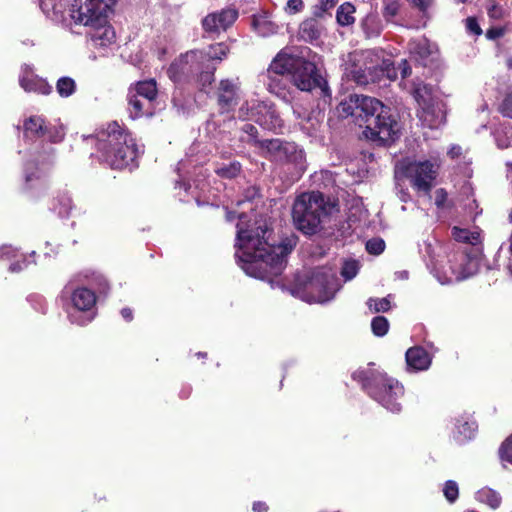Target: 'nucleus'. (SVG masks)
Instances as JSON below:
<instances>
[{"label": "nucleus", "instance_id": "obj_1", "mask_svg": "<svg viewBox=\"0 0 512 512\" xmlns=\"http://www.w3.org/2000/svg\"><path fill=\"white\" fill-rule=\"evenodd\" d=\"M236 234V257L246 274L267 279L278 276L286 267L287 256L296 246L294 235L284 238L278 245L271 242V230L267 219L255 217L253 222L246 213L238 216Z\"/></svg>", "mask_w": 512, "mask_h": 512}, {"label": "nucleus", "instance_id": "obj_2", "mask_svg": "<svg viewBox=\"0 0 512 512\" xmlns=\"http://www.w3.org/2000/svg\"><path fill=\"white\" fill-rule=\"evenodd\" d=\"M339 111L345 116L355 117L359 126L365 127L366 138L387 144L398 137L399 127L392 117L390 109L379 100L353 94L339 105Z\"/></svg>", "mask_w": 512, "mask_h": 512}, {"label": "nucleus", "instance_id": "obj_3", "mask_svg": "<svg viewBox=\"0 0 512 512\" xmlns=\"http://www.w3.org/2000/svg\"><path fill=\"white\" fill-rule=\"evenodd\" d=\"M96 147L100 159L113 169L130 166L141 153L131 135L116 122L99 133Z\"/></svg>", "mask_w": 512, "mask_h": 512}, {"label": "nucleus", "instance_id": "obj_4", "mask_svg": "<svg viewBox=\"0 0 512 512\" xmlns=\"http://www.w3.org/2000/svg\"><path fill=\"white\" fill-rule=\"evenodd\" d=\"M352 377L386 410L392 413H399L402 410L404 387L396 379L372 368L357 370Z\"/></svg>", "mask_w": 512, "mask_h": 512}, {"label": "nucleus", "instance_id": "obj_5", "mask_svg": "<svg viewBox=\"0 0 512 512\" xmlns=\"http://www.w3.org/2000/svg\"><path fill=\"white\" fill-rule=\"evenodd\" d=\"M345 75L358 85H366L369 81H375L380 75H386L389 79L396 78L391 59L384 58V51L376 49L350 54L349 62L345 67Z\"/></svg>", "mask_w": 512, "mask_h": 512}, {"label": "nucleus", "instance_id": "obj_6", "mask_svg": "<svg viewBox=\"0 0 512 512\" xmlns=\"http://www.w3.org/2000/svg\"><path fill=\"white\" fill-rule=\"evenodd\" d=\"M329 207L319 192L303 193L293 204L292 218L295 227L307 235L315 234L328 215Z\"/></svg>", "mask_w": 512, "mask_h": 512}, {"label": "nucleus", "instance_id": "obj_7", "mask_svg": "<svg viewBox=\"0 0 512 512\" xmlns=\"http://www.w3.org/2000/svg\"><path fill=\"white\" fill-rule=\"evenodd\" d=\"M62 298L69 301L67 313L71 323L83 326L92 321L97 300L93 290L84 286H75L70 281L62 290Z\"/></svg>", "mask_w": 512, "mask_h": 512}, {"label": "nucleus", "instance_id": "obj_8", "mask_svg": "<svg viewBox=\"0 0 512 512\" xmlns=\"http://www.w3.org/2000/svg\"><path fill=\"white\" fill-rule=\"evenodd\" d=\"M339 288L336 272L331 268L318 267L311 272L300 297L307 302L324 303L331 300Z\"/></svg>", "mask_w": 512, "mask_h": 512}, {"label": "nucleus", "instance_id": "obj_9", "mask_svg": "<svg viewBox=\"0 0 512 512\" xmlns=\"http://www.w3.org/2000/svg\"><path fill=\"white\" fill-rule=\"evenodd\" d=\"M440 163L437 159L423 161H402L396 165V175L410 180L418 192L429 194L437 178Z\"/></svg>", "mask_w": 512, "mask_h": 512}, {"label": "nucleus", "instance_id": "obj_10", "mask_svg": "<svg viewBox=\"0 0 512 512\" xmlns=\"http://www.w3.org/2000/svg\"><path fill=\"white\" fill-rule=\"evenodd\" d=\"M267 157L271 160L293 166L298 175L306 169L305 153L293 142H283L280 139L262 141Z\"/></svg>", "mask_w": 512, "mask_h": 512}, {"label": "nucleus", "instance_id": "obj_11", "mask_svg": "<svg viewBox=\"0 0 512 512\" xmlns=\"http://www.w3.org/2000/svg\"><path fill=\"white\" fill-rule=\"evenodd\" d=\"M108 9L104 0H73L69 8V24L99 25L105 22Z\"/></svg>", "mask_w": 512, "mask_h": 512}, {"label": "nucleus", "instance_id": "obj_12", "mask_svg": "<svg viewBox=\"0 0 512 512\" xmlns=\"http://www.w3.org/2000/svg\"><path fill=\"white\" fill-rule=\"evenodd\" d=\"M449 267V273L446 271V266L435 268V277L442 285L458 282L474 275L478 270V261L467 253L459 251L450 256Z\"/></svg>", "mask_w": 512, "mask_h": 512}, {"label": "nucleus", "instance_id": "obj_13", "mask_svg": "<svg viewBox=\"0 0 512 512\" xmlns=\"http://www.w3.org/2000/svg\"><path fill=\"white\" fill-rule=\"evenodd\" d=\"M239 117L254 120L267 130L276 131L283 126L274 106L266 101H246L239 109Z\"/></svg>", "mask_w": 512, "mask_h": 512}, {"label": "nucleus", "instance_id": "obj_14", "mask_svg": "<svg viewBox=\"0 0 512 512\" xmlns=\"http://www.w3.org/2000/svg\"><path fill=\"white\" fill-rule=\"evenodd\" d=\"M413 96L421 108L419 118L424 125L430 128H438L445 123L444 105L441 102L433 101L430 88L420 84L414 89Z\"/></svg>", "mask_w": 512, "mask_h": 512}, {"label": "nucleus", "instance_id": "obj_15", "mask_svg": "<svg viewBox=\"0 0 512 512\" xmlns=\"http://www.w3.org/2000/svg\"><path fill=\"white\" fill-rule=\"evenodd\" d=\"M198 50L188 51L176 58L167 70L168 77L174 83H184L194 80L203 64Z\"/></svg>", "mask_w": 512, "mask_h": 512}, {"label": "nucleus", "instance_id": "obj_16", "mask_svg": "<svg viewBox=\"0 0 512 512\" xmlns=\"http://www.w3.org/2000/svg\"><path fill=\"white\" fill-rule=\"evenodd\" d=\"M291 77L295 86L302 91L318 89L322 95H329L327 81L318 73L315 64L304 58L303 63L298 65Z\"/></svg>", "mask_w": 512, "mask_h": 512}, {"label": "nucleus", "instance_id": "obj_17", "mask_svg": "<svg viewBox=\"0 0 512 512\" xmlns=\"http://www.w3.org/2000/svg\"><path fill=\"white\" fill-rule=\"evenodd\" d=\"M216 98L223 112L232 110L240 99L239 79H222L216 90Z\"/></svg>", "mask_w": 512, "mask_h": 512}, {"label": "nucleus", "instance_id": "obj_18", "mask_svg": "<svg viewBox=\"0 0 512 512\" xmlns=\"http://www.w3.org/2000/svg\"><path fill=\"white\" fill-rule=\"evenodd\" d=\"M24 190L31 197L37 198L47 188L46 173L34 163H28L24 169Z\"/></svg>", "mask_w": 512, "mask_h": 512}, {"label": "nucleus", "instance_id": "obj_19", "mask_svg": "<svg viewBox=\"0 0 512 512\" xmlns=\"http://www.w3.org/2000/svg\"><path fill=\"white\" fill-rule=\"evenodd\" d=\"M303 63V57H299L282 50L273 59L268 69V76L273 81V75L284 76L292 75L299 64Z\"/></svg>", "mask_w": 512, "mask_h": 512}, {"label": "nucleus", "instance_id": "obj_20", "mask_svg": "<svg viewBox=\"0 0 512 512\" xmlns=\"http://www.w3.org/2000/svg\"><path fill=\"white\" fill-rule=\"evenodd\" d=\"M238 17V12L234 9H224L220 12L208 14L202 21L205 31L216 33L226 30Z\"/></svg>", "mask_w": 512, "mask_h": 512}, {"label": "nucleus", "instance_id": "obj_21", "mask_svg": "<svg viewBox=\"0 0 512 512\" xmlns=\"http://www.w3.org/2000/svg\"><path fill=\"white\" fill-rule=\"evenodd\" d=\"M46 122L42 116L33 115L23 121V134L27 140L43 139L45 137Z\"/></svg>", "mask_w": 512, "mask_h": 512}, {"label": "nucleus", "instance_id": "obj_22", "mask_svg": "<svg viewBox=\"0 0 512 512\" xmlns=\"http://www.w3.org/2000/svg\"><path fill=\"white\" fill-rule=\"evenodd\" d=\"M406 362L414 370H426L431 364V357L424 348L415 346L407 350Z\"/></svg>", "mask_w": 512, "mask_h": 512}, {"label": "nucleus", "instance_id": "obj_23", "mask_svg": "<svg viewBox=\"0 0 512 512\" xmlns=\"http://www.w3.org/2000/svg\"><path fill=\"white\" fill-rule=\"evenodd\" d=\"M93 29L91 33V40L95 46L105 47L113 43L115 40L114 29L107 25V15L105 16V22L99 25H90Z\"/></svg>", "mask_w": 512, "mask_h": 512}, {"label": "nucleus", "instance_id": "obj_24", "mask_svg": "<svg viewBox=\"0 0 512 512\" xmlns=\"http://www.w3.org/2000/svg\"><path fill=\"white\" fill-rule=\"evenodd\" d=\"M360 26L367 38L378 37L382 30V21L375 9H371L366 16L361 20Z\"/></svg>", "mask_w": 512, "mask_h": 512}, {"label": "nucleus", "instance_id": "obj_25", "mask_svg": "<svg viewBox=\"0 0 512 512\" xmlns=\"http://www.w3.org/2000/svg\"><path fill=\"white\" fill-rule=\"evenodd\" d=\"M128 103L130 106L129 110L132 118L135 119L144 115H152V102L134 94L133 90L129 91Z\"/></svg>", "mask_w": 512, "mask_h": 512}, {"label": "nucleus", "instance_id": "obj_26", "mask_svg": "<svg viewBox=\"0 0 512 512\" xmlns=\"http://www.w3.org/2000/svg\"><path fill=\"white\" fill-rule=\"evenodd\" d=\"M20 85L27 92H36L44 95L49 94L52 90V87L45 80L34 75L22 77Z\"/></svg>", "mask_w": 512, "mask_h": 512}, {"label": "nucleus", "instance_id": "obj_27", "mask_svg": "<svg viewBox=\"0 0 512 512\" xmlns=\"http://www.w3.org/2000/svg\"><path fill=\"white\" fill-rule=\"evenodd\" d=\"M475 499L494 510L499 508L502 502L501 495L489 487H483L478 490L475 494Z\"/></svg>", "mask_w": 512, "mask_h": 512}, {"label": "nucleus", "instance_id": "obj_28", "mask_svg": "<svg viewBox=\"0 0 512 512\" xmlns=\"http://www.w3.org/2000/svg\"><path fill=\"white\" fill-rule=\"evenodd\" d=\"M73 201L67 192H60L54 198L52 210L55 211L60 217H68L73 209Z\"/></svg>", "mask_w": 512, "mask_h": 512}, {"label": "nucleus", "instance_id": "obj_29", "mask_svg": "<svg viewBox=\"0 0 512 512\" xmlns=\"http://www.w3.org/2000/svg\"><path fill=\"white\" fill-rule=\"evenodd\" d=\"M228 52V46L224 43H216L214 45H211L207 51H200L203 66L206 63L210 64L212 60L221 61L227 56Z\"/></svg>", "mask_w": 512, "mask_h": 512}, {"label": "nucleus", "instance_id": "obj_30", "mask_svg": "<svg viewBox=\"0 0 512 512\" xmlns=\"http://www.w3.org/2000/svg\"><path fill=\"white\" fill-rule=\"evenodd\" d=\"M252 24L256 32L263 37L276 33L278 29L267 15L254 16Z\"/></svg>", "mask_w": 512, "mask_h": 512}, {"label": "nucleus", "instance_id": "obj_31", "mask_svg": "<svg viewBox=\"0 0 512 512\" xmlns=\"http://www.w3.org/2000/svg\"><path fill=\"white\" fill-rule=\"evenodd\" d=\"M434 46L426 39L420 38L409 43L410 53L420 60H425L432 54Z\"/></svg>", "mask_w": 512, "mask_h": 512}, {"label": "nucleus", "instance_id": "obj_32", "mask_svg": "<svg viewBox=\"0 0 512 512\" xmlns=\"http://www.w3.org/2000/svg\"><path fill=\"white\" fill-rule=\"evenodd\" d=\"M476 429L477 425L474 421L457 420L455 438L459 442L469 440L474 436Z\"/></svg>", "mask_w": 512, "mask_h": 512}, {"label": "nucleus", "instance_id": "obj_33", "mask_svg": "<svg viewBox=\"0 0 512 512\" xmlns=\"http://www.w3.org/2000/svg\"><path fill=\"white\" fill-rule=\"evenodd\" d=\"M133 92L139 97L145 98L148 101L152 102L157 96L156 82L154 80L138 82Z\"/></svg>", "mask_w": 512, "mask_h": 512}, {"label": "nucleus", "instance_id": "obj_34", "mask_svg": "<svg viewBox=\"0 0 512 512\" xmlns=\"http://www.w3.org/2000/svg\"><path fill=\"white\" fill-rule=\"evenodd\" d=\"M355 7L349 3H343L339 6L336 13L337 22L342 26H348L355 22Z\"/></svg>", "mask_w": 512, "mask_h": 512}, {"label": "nucleus", "instance_id": "obj_35", "mask_svg": "<svg viewBox=\"0 0 512 512\" xmlns=\"http://www.w3.org/2000/svg\"><path fill=\"white\" fill-rule=\"evenodd\" d=\"M452 235L456 241L476 244L479 241L480 234L477 231H470L464 228L453 227Z\"/></svg>", "mask_w": 512, "mask_h": 512}, {"label": "nucleus", "instance_id": "obj_36", "mask_svg": "<svg viewBox=\"0 0 512 512\" xmlns=\"http://www.w3.org/2000/svg\"><path fill=\"white\" fill-rule=\"evenodd\" d=\"M215 172L221 178L233 179L237 177L241 172V164L237 161L230 162L229 164H223L215 169Z\"/></svg>", "mask_w": 512, "mask_h": 512}, {"label": "nucleus", "instance_id": "obj_37", "mask_svg": "<svg viewBox=\"0 0 512 512\" xmlns=\"http://www.w3.org/2000/svg\"><path fill=\"white\" fill-rule=\"evenodd\" d=\"M300 35L306 41L316 40L320 36V30L314 20L305 21L300 26Z\"/></svg>", "mask_w": 512, "mask_h": 512}, {"label": "nucleus", "instance_id": "obj_38", "mask_svg": "<svg viewBox=\"0 0 512 512\" xmlns=\"http://www.w3.org/2000/svg\"><path fill=\"white\" fill-rule=\"evenodd\" d=\"M216 70V67L212 66L211 64H205L202 69L198 72L195 79L199 82L202 89H205L206 87L210 86L212 82L214 81V71Z\"/></svg>", "mask_w": 512, "mask_h": 512}, {"label": "nucleus", "instance_id": "obj_39", "mask_svg": "<svg viewBox=\"0 0 512 512\" xmlns=\"http://www.w3.org/2000/svg\"><path fill=\"white\" fill-rule=\"evenodd\" d=\"M45 139L52 143L61 142L65 137V128L62 124H46Z\"/></svg>", "mask_w": 512, "mask_h": 512}, {"label": "nucleus", "instance_id": "obj_40", "mask_svg": "<svg viewBox=\"0 0 512 512\" xmlns=\"http://www.w3.org/2000/svg\"><path fill=\"white\" fill-rule=\"evenodd\" d=\"M56 90L61 97H69L76 90V83L70 77H61L56 83Z\"/></svg>", "mask_w": 512, "mask_h": 512}, {"label": "nucleus", "instance_id": "obj_41", "mask_svg": "<svg viewBox=\"0 0 512 512\" xmlns=\"http://www.w3.org/2000/svg\"><path fill=\"white\" fill-rule=\"evenodd\" d=\"M367 306L371 312H387L391 308V295L384 298H369Z\"/></svg>", "mask_w": 512, "mask_h": 512}, {"label": "nucleus", "instance_id": "obj_42", "mask_svg": "<svg viewBox=\"0 0 512 512\" xmlns=\"http://www.w3.org/2000/svg\"><path fill=\"white\" fill-rule=\"evenodd\" d=\"M371 329L375 336L382 337L387 334L389 322L384 316H376L371 321Z\"/></svg>", "mask_w": 512, "mask_h": 512}, {"label": "nucleus", "instance_id": "obj_43", "mask_svg": "<svg viewBox=\"0 0 512 512\" xmlns=\"http://www.w3.org/2000/svg\"><path fill=\"white\" fill-rule=\"evenodd\" d=\"M359 270V264L355 260L345 261L341 270V275L346 281L353 279Z\"/></svg>", "mask_w": 512, "mask_h": 512}, {"label": "nucleus", "instance_id": "obj_44", "mask_svg": "<svg viewBox=\"0 0 512 512\" xmlns=\"http://www.w3.org/2000/svg\"><path fill=\"white\" fill-rule=\"evenodd\" d=\"M400 8V4L395 0H386L383 8V17L387 22L392 21V19L398 14Z\"/></svg>", "mask_w": 512, "mask_h": 512}, {"label": "nucleus", "instance_id": "obj_45", "mask_svg": "<svg viewBox=\"0 0 512 512\" xmlns=\"http://www.w3.org/2000/svg\"><path fill=\"white\" fill-rule=\"evenodd\" d=\"M443 493L449 502H455L459 495L457 483L453 480L446 481L444 484Z\"/></svg>", "mask_w": 512, "mask_h": 512}, {"label": "nucleus", "instance_id": "obj_46", "mask_svg": "<svg viewBox=\"0 0 512 512\" xmlns=\"http://www.w3.org/2000/svg\"><path fill=\"white\" fill-rule=\"evenodd\" d=\"M499 455L502 461L512 464V435L502 443Z\"/></svg>", "mask_w": 512, "mask_h": 512}, {"label": "nucleus", "instance_id": "obj_47", "mask_svg": "<svg viewBox=\"0 0 512 512\" xmlns=\"http://www.w3.org/2000/svg\"><path fill=\"white\" fill-rule=\"evenodd\" d=\"M385 249V242L381 238H372L366 243V250L370 254L379 255Z\"/></svg>", "mask_w": 512, "mask_h": 512}, {"label": "nucleus", "instance_id": "obj_48", "mask_svg": "<svg viewBox=\"0 0 512 512\" xmlns=\"http://www.w3.org/2000/svg\"><path fill=\"white\" fill-rule=\"evenodd\" d=\"M40 5L46 13L52 11L54 15H57L62 12L61 0H40Z\"/></svg>", "mask_w": 512, "mask_h": 512}, {"label": "nucleus", "instance_id": "obj_49", "mask_svg": "<svg viewBox=\"0 0 512 512\" xmlns=\"http://www.w3.org/2000/svg\"><path fill=\"white\" fill-rule=\"evenodd\" d=\"M304 3L302 0H288L284 8L287 14H296L303 10Z\"/></svg>", "mask_w": 512, "mask_h": 512}, {"label": "nucleus", "instance_id": "obj_50", "mask_svg": "<svg viewBox=\"0 0 512 512\" xmlns=\"http://www.w3.org/2000/svg\"><path fill=\"white\" fill-rule=\"evenodd\" d=\"M499 110L503 116L512 118V93L505 96Z\"/></svg>", "mask_w": 512, "mask_h": 512}, {"label": "nucleus", "instance_id": "obj_51", "mask_svg": "<svg viewBox=\"0 0 512 512\" xmlns=\"http://www.w3.org/2000/svg\"><path fill=\"white\" fill-rule=\"evenodd\" d=\"M434 199H435V205L438 208H440V209L445 208L447 200H448V194H447L446 190L443 188L437 189L434 193Z\"/></svg>", "mask_w": 512, "mask_h": 512}, {"label": "nucleus", "instance_id": "obj_52", "mask_svg": "<svg viewBox=\"0 0 512 512\" xmlns=\"http://www.w3.org/2000/svg\"><path fill=\"white\" fill-rule=\"evenodd\" d=\"M466 29L474 35H480L482 30L475 18L469 17L466 19Z\"/></svg>", "mask_w": 512, "mask_h": 512}, {"label": "nucleus", "instance_id": "obj_53", "mask_svg": "<svg viewBox=\"0 0 512 512\" xmlns=\"http://www.w3.org/2000/svg\"><path fill=\"white\" fill-rule=\"evenodd\" d=\"M17 255L16 249L10 245H3L0 247V258L10 260Z\"/></svg>", "mask_w": 512, "mask_h": 512}, {"label": "nucleus", "instance_id": "obj_54", "mask_svg": "<svg viewBox=\"0 0 512 512\" xmlns=\"http://www.w3.org/2000/svg\"><path fill=\"white\" fill-rule=\"evenodd\" d=\"M504 35V29L502 28H491L486 32V37L488 39H497Z\"/></svg>", "mask_w": 512, "mask_h": 512}, {"label": "nucleus", "instance_id": "obj_55", "mask_svg": "<svg viewBox=\"0 0 512 512\" xmlns=\"http://www.w3.org/2000/svg\"><path fill=\"white\" fill-rule=\"evenodd\" d=\"M414 6L421 11H425L432 3V0H409Z\"/></svg>", "mask_w": 512, "mask_h": 512}, {"label": "nucleus", "instance_id": "obj_56", "mask_svg": "<svg viewBox=\"0 0 512 512\" xmlns=\"http://www.w3.org/2000/svg\"><path fill=\"white\" fill-rule=\"evenodd\" d=\"M399 69L401 70L402 78H406L411 75V68L408 65L407 60L401 61L400 65H399Z\"/></svg>", "mask_w": 512, "mask_h": 512}, {"label": "nucleus", "instance_id": "obj_57", "mask_svg": "<svg viewBox=\"0 0 512 512\" xmlns=\"http://www.w3.org/2000/svg\"><path fill=\"white\" fill-rule=\"evenodd\" d=\"M462 153V149L459 145H452L448 150L447 154L450 158L455 159L458 158Z\"/></svg>", "mask_w": 512, "mask_h": 512}, {"label": "nucleus", "instance_id": "obj_58", "mask_svg": "<svg viewBox=\"0 0 512 512\" xmlns=\"http://www.w3.org/2000/svg\"><path fill=\"white\" fill-rule=\"evenodd\" d=\"M338 0H321V7L324 11L331 9L336 5Z\"/></svg>", "mask_w": 512, "mask_h": 512}, {"label": "nucleus", "instance_id": "obj_59", "mask_svg": "<svg viewBox=\"0 0 512 512\" xmlns=\"http://www.w3.org/2000/svg\"><path fill=\"white\" fill-rule=\"evenodd\" d=\"M267 510H268V507L264 502H255L253 504L254 512H266Z\"/></svg>", "mask_w": 512, "mask_h": 512}, {"label": "nucleus", "instance_id": "obj_60", "mask_svg": "<svg viewBox=\"0 0 512 512\" xmlns=\"http://www.w3.org/2000/svg\"><path fill=\"white\" fill-rule=\"evenodd\" d=\"M24 266H25V261H23L22 264H20L19 262H15L10 265L9 270L11 272H19L24 268Z\"/></svg>", "mask_w": 512, "mask_h": 512}, {"label": "nucleus", "instance_id": "obj_61", "mask_svg": "<svg viewBox=\"0 0 512 512\" xmlns=\"http://www.w3.org/2000/svg\"><path fill=\"white\" fill-rule=\"evenodd\" d=\"M121 315L127 321H131L132 320V311L129 308H123L121 310Z\"/></svg>", "mask_w": 512, "mask_h": 512}, {"label": "nucleus", "instance_id": "obj_62", "mask_svg": "<svg viewBox=\"0 0 512 512\" xmlns=\"http://www.w3.org/2000/svg\"><path fill=\"white\" fill-rule=\"evenodd\" d=\"M243 130L249 133L251 136H254V134L257 132L256 128L251 124H245Z\"/></svg>", "mask_w": 512, "mask_h": 512}, {"label": "nucleus", "instance_id": "obj_63", "mask_svg": "<svg viewBox=\"0 0 512 512\" xmlns=\"http://www.w3.org/2000/svg\"><path fill=\"white\" fill-rule=\"evenodd\" d=\"M399 198H400L401 201L407 202L409 200V198H410V195H409V193L406 190L402 189L399 192Z\"/></svg>", "mask_w": 512, "mask_h": 512}, {"label": "nucleus", "instance_id": "obj_64", "mask_svg": "<svg viewBox=\"0 0 512 512\" xmlns=\"http://www.w3.org/2000/svg\"><path fill=\"white\" fill-rule=\"evenodd\" d=\"M99 286L100 291H105V289L107 288V282L103 277H99Z\"/></svg>", "mask_w": 512, "mask_h": 512}]
</instances>
